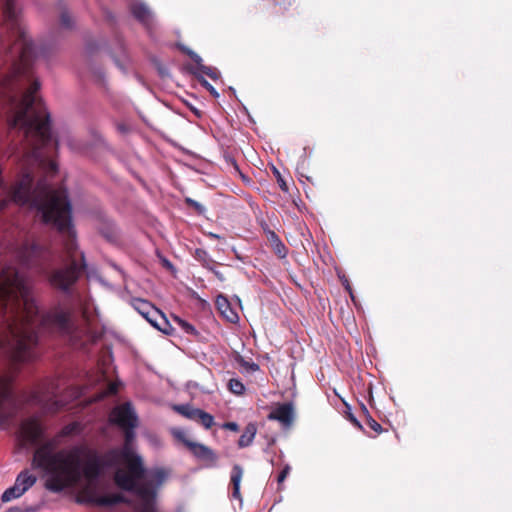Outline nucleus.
Returning a JSON list of instances; mask_svg holds the SVG:
<instances>
[{"label":"nucleus","mask_w":512,"mask_h":512,"mask_svg":"<svg viewBox=\"0 0 512 512\" xmlns=\"http://www.w3.org/2000/svg\"><path fill=\"white\" fill-rule=\"evenodd\" d=\"M39 83L34 82L31 89L9 120L10 128H18L24 133L26 146L22 156L23 171L9 190V199L0 201V211L9 201L18 205H29L41 213L45 224L53 225L59 232L66 234L64 250L67 261L79 260L76 256L77 243L72 225V206L65 189H53L45 178L33 187V168H40L46 176H54L58 166L51 155L58 148V141L51 133L50 114L36 96Z\"/></svg>","instance_id":"f257e3e1"},{"label":"nucleus","mask_w":512,"mask_h":512,"mask_svg":"<svg viewBox=\"0 0 512 512\" xmlns=\"http://www.w3.org/2000/svg\"><path fill=\"white\" fill-rule=\"evenodd\" d=\"M0 314L7 323V352L14 364L36 357L38 336L34 324L39 309L31 287L13 266L0 269Z\"/></svg>","instance_id":"f03ea898"},{"label":"nucleus","mask_w":512,"mask_h":512,"mask_svg":"<svg viewBox=\"0 0 512 512\" xmlns=\"http://www.w3.org/2000/svg\"><path fill=\"white\" fill-rule=\"evenodd\" d=\"M80 432V425L72 422L65 425L53 437L42 440L45 429L41 422L31 417L22 421L19 437L23 445L36 446L31 465L43 474L57 472L52 487L61 489L66 481L73 480L78 473L80 460L97 454L84 444L73 445L69 448L59 449L62 438L72 436Z\"/></svg>","instance_id":"7ed1b4c3"},{"label":"nucleus","mask_w":512,"mask_h":512,"mask_svg":"<svg viewBox=\"0 0 512 512\" xmlns=\"http://www.w3.org/2000/svg\"><path fill=\"white\" fill-rule=\"evenodd\" d=\"M105 467H118L121 462L126 464V470L117 468L114 482L123 491L135 494L140 504L134 506V512H155L158 489L165 482L167 473L162 468L151 470L147 477L141 456L132 447L113 448L100 457Z\"/></svg>","instance_id":"20e7f679"},{"label":"nucleus","mask_w":512,"mask_h":512,"mask_svg":"<svg viewBox=\"0 0 512 512\" xmlns=\"http://www.w3.org/2000/svg\"><path fill=\"white\" fill-rule=\"evenodd\" d=\"M103 472V464L98 454L80 460L78 473L73 480L66 481L64 487L55 489L52 487L53 481L58 478L57 472H49L44 474L47 476L45 480V488L54 493H60L67 488L77 485L82 478L86 480L85 484L79 490L76 496V502L79 504H89L101 507H109L117 504L131 505L132 501L122 494H111L100 496L98 494V478Z\"/></svg>","instance_id":"39448f33"},{"label":"nucleus","mask_w":512,"mask_h":512,"mask_svg":"<svg viewBox=\"0 0 512 512\" xmlns=\"http://www.w3.org/2000/svg\"><path fill=\"white\" fill-rule=\"evenodd\" d=\"M0 18L15 38L7 51L13 59L10 76L13 80L24 78L27 81H31L30 87L22 96L24 98L34 82L40 84L38 80L33 79L32 72L33 60L36 57L35 47L18 23L15 0H0Z\"/></svg>","instance_id":"423d86ee"},{"label":"nucleus","mask_w":512,"mask_h":512,"mask_svg":"<svg viewBox=\"0 0 512 512\" xmlns=\"http://www.w3.org/2000/svg\"><path fill=\"white\" fill-rule=\"evenodd\" d=\"M84 253H80V260L67 261V264L54 268L48 274L51 287L69 294L86 269Z\"/></svg>","instance_id":"0eeeda50"},{"label":"nucleus","mask_w":512,"mask_h":512,"mask_svg":"<svg viewBox=\"0 0 512 512\" xmlns=\"http://www.w3.org/2000/svg\"><path fill=\"white\" fill-rule=\"evenodd\" d=\"M72 313V307L68 303L58 302L41 316V326L50 332L69 335L74 328Z\"/></svg>","instance_id":"6e6552de"},{"label":"nucleus","mask_w":512,"mask_h":512,"mask_svg":"<svg viewBox=\"0 0 512 512\" xmlns=\"http://www.w3.org/2000/svg\"><path fill=\"white\" fill-rule=\"evenodd\" d=\"M132 306L138 311L153 327L161 332L170 335L172 327L166 319L165 315L157 309L152 303L142 298H134Z\"/></svg>","instance_id":"1a4fd4ad"},{"label":"nucleus","mask_w":512,"mask_h":512,"mask_svg":"<svg viewBox=\"0 0 512 512\" xmlns=\"http://www.w3.org/2000/svg\"><path fill=\"white\" fill-rule=\"evenodd\" d=\"M58 384L55 380H50L43 384L40 390L35 394L36 401L48 413H57L67 404L66 401L58 399Z\"/></svg>","instance_id":"9d476101"},{"label":"nucleus","mask_w":512,"mask_h":512,"mask_svg":"<svg viewBox=\"0 0 512 512\" xmlns=\"http://www.w3.org/2000/svg\"><path fill=\"white\" fill-rule=\"evenodd\" d=\"M109 420L121 429L136 428L138 424V417L129 402L114 407L110 413Z\"/></svg>","instance_id":"9b49d317"},{"label":"nucleus","mask_w":512,"mask_h":512,"mask_svg":"<svg viewBox=\"0 0 512 512\" xmlns=\"http://www.w3.org/2000/svg\"><path fill=\"white\" fill-rule=\"evenodd\" d=\"M183 444L189 449L193 456L200 462L204 463L206 467H215L218 462V455L210 447L193 442L189 439L182 438Z\"/></svg>","instance_id":"f8f14e48"},{"label":"nucleus","mask_w":512,"mask_h":512,"mask_svg":"<svg viewBox=\"0 0 512 512\" xmlns=\"http://www.w3.org/2000/svg\"><path fill=\"white\" fill-rule=\"evenodd\" d=\"M294 417V406L291 402L278 404L267 416L268 420L278 421L286 428L293 424Z\"/></svg>","instance_id":"ddd939ff"},{"label":"nucleus","mask_w":512,"mask_h":512,"mask_svg":"<svg viewBox=\"0 0 512 512\" xmlns=\"http://www.w3.org/2000/svg\"><path fill=\"white\" fill-rule=\"evenodd\" d=\"M12 376L0 374V415L4 413L5 405L12 402Z\"/></svg>","instance_id":"4468645a"},{"label":"nucleus","mask_w":512,"mask_h":512,"mask_svg":"<svg viewBox=\"0 0 512 512\" xmlns=\"http://www.w3.org/2000/svg\"><path fill=\"white\" fill-rule=\"evenodd\" d=\"M216 308L219 313L230 323H236L239 320L238 314L232 309L230 302L223 295L216 298Z\"/></svg>","instance_id":"2eb2a0df"},{"label":"nucleus","mask_w":512,"mask_h":512,"mask_svg":"<svg viewBox=\"0 0 512 512\" xmlns=\"http://www.w3.org/2000/svg\"><path fill=\"white\" fill-rule=\"evenodd\" d=\"M132 15L145 27L150 28L153 23L152 13L143 3H134L131 5Z\"/></svg>","instance_id":"dca6fc26"},{"label":"nucleus","mask_w":512,"mask_h":512,"mask_svg":"<svg viewBox=\"0 0 512 512\" xmlns=\"http://www.w3.org/2000/svg\"><path fill=\"white\" fill-rule=\"evenodd\" d=\"M243 474L244 470L239 464L233 465L230 473V484L232 486V497L238 500H242L240 484Z\"/></svg>","instance_id":"f3484780"},{"label":"nucleus","mask_w":512,"mask_h":512,"mask_svg":"<svg viewBox=\"0 0 512 512\" xmlns=\"http://www.w3.org/2000/svg\"><path fill=\"white\" fill-rule=\"evenodd\" d=\"M39 253V245L35 243L24 244L19 250V257L24 265L31 266L33 265V257L38 256Z\"/></svg>","instance_id":"a211bd4d"},{"label":"nucleus","mask_w":512,"mask_h":512,"mask_svg":"<svg viewBox=\"0 0 512 512\" xmlns=\"http://www.w3.org/2000/svg\"><path fill=\"white\" fill-rule=\"evenodd\" d=\"M267 240L273 252L281 259L285 258L288 253V249L279 236L272 230L267 233Z\"/></svg>","instance_id":"6ab92c4d"},{"label":"nucleus","mask_w":512,"mask_h":512,"mask_svg":"<svg viewBox=\"0 0 512 512\" xmlns=\"http://www.w3.org/2000/svg\"><path fill=\"white\" fill-rule=\"evenodd\" d=\"M188 55L191 58V60L197 65V68L199 71H201L203 74L207 75L213 80H216L220 77L219 71L210 66H205L202 64V58L193 51H188Z\"/></svg>","instance_id":"aec40b11"},{"label":"nucleus","mask_w":512,"mask_h":512,"mask_svg":"<svg viewBox=\"0 0 512 512\" xmlns=\"http://www.w3.org/2000/svg\"><path fill=\"white\" fill-rule=\"evenodd\" d=\"M257 433V427L254 423H249L246 427L242 435L238 440L239 448H245L252 444L255 435Z\"/></svg>","instance_id":"412c9836"},{"label":"nucleus","mask_w":512,"mask_h":512,"mask_svg":"<svg viewBox=\"0 0 512 512\" xmlns=\"http://www.w3.org/2000/svg\"><path fill=\"white\" fill-rule=\"evenodd\" d=\"M36 476L29 473L28 470L21 471L16 480L15 484L18 487H21V491H27L29 488H31L36 483Z\"/></svg>","instance_id":"4be33fe9"},{"label":"nucleus","mask_w":512,"mask_h":512,"mask_svg":"<svg viewBox=\"0 0 512 512\" xmlns=\"http://www.w3.org/2000/svg\"><path fill=\"white\" fill-rule=\"evenodd\" d=\"M174 410L183 417L193 421H196L198 414L201 411V409L194 408L189 404L175 405Z\"/></svg>","instance_id":"5701e85b"},{"label":"nucleus","mask_w":512,"mask_h":512,"mask_svg":"<svg viewBox=\"0 0 512 512\" xmlns=\"http://www.w3.org/2000/svg\"><path fill=\"white\" fill-rule=\"evenodd\" d=\"M361 410L365 416L366 424L376 433L380 434L383 429L381 424H379L369 413L367 407L364 404H361Z\"/></svg>","instance_id":"b1692460"},{"label":"nucleus","mask_w":512,"mask_h":512,"mask_svg":"<svg viewBox=\"0 0 512 512\" xmlns=\"http://www.w3.org/2000/svg\"><path fill=\"white\" fill-rule=\"evenodd\" d=\"M25 493V491H21V487H18L15 483L12 487L6 489L1 496L2 502H9L13 499L19 498Z\"/></svg>","instance_id":"393cba45"},{"label":"nucleus","mask_w":512,"mask_h":512,"mask_svg":"<svg viewBox=\"0 0 512 512\" xmlns=\"http://www.w3.org/2000/svg\"><path fill=\"white\" fill-rule=\"evenodd\" d=\"M196 422L201 424L205 429H210L214 425V417L210 413L201 409Z\"/></svg>","instance_id":"a878e982"},{"label":"nucleus","mask_w":512,"mask_h":512,"mask_svg":"<svg viewBox=\"0 0 512 512\" xmlns=\"http://www.w3.org/2000/svg\"><path fill=\"white\" fill-rule=\"evenodd\" d=\"M174 321L182 328L185 333L193 336L198 335L196 328L186 320H183L178 316H174Z\"/></svg>","instance_id":"bb28decb"},{"label":"nucleus","mask_w":512,"mask_h":512,"mask_svg":"<svg viewBox=\"0 0 512 512\" xmlns=\"http://www.w3.org/2000/svg\"><path fill=\"white\" fill-rule=\"evenodd\" d=\"M195 258L203 263V266L208 268L211 265H214L215 261L208 257V254L203 249H196Z\"/></svg>","instance_id":"cd10ccee"},{"label":"nucleus","mask_w":512,"mask_h":512,"mask_svg":"<svg viewBox=\"0 0 512 512\" xmlns=\"http://www.w3.org/2000/svg\"><path fill=\"white\" fill-rule=\"evenodd\" d=\"M228 388L232 393L236 395L243 394L245 390L244 384L238 379H230L228 383Z\"/></svg>","instance_id":"c85d7f7f"},{"label":"nucleus","mask_w":512,"mask_h":512,"mask_svg":"<svg viewBox=\"0 0 512 512\" xmlns=\"http://www.w3.org/2000/svg\"><path fill=\"white\" fill-rule=\"evenodd\" d=\"M237 362L240 364L242 368H244L248 372H256L259 370V365L255 362L246 361L243 357L239 356Z\"/></svg>","instance_id":"c756f323"},{"label":"nucleus","mask_w":512,"mask_h":512,"mask_svg":"<svg viewBox=\"0 0 512 512\" xmlns=\"http://www.w3.org/2000/svg\"><path fill=\"white\" fill-rule=\"evenodd\" d=\"M60 24L65 29H71L73 27V19L68 11L64 10L61 12Z\"/></svg>","instance_id":"7c9ffc66"},{"label":"nucleus","mask_w":512,"mask_h":512,"mask_svg":"<svg viewBox=\"0 0 512 512\" xmlns=\"http://www.w3.org/2000/svg\"><path fill=\"white\" fill-rule=\"evenodd\" d=\"M185 203L189 207L193 208L198 214H203L205 212L204 206L191 198H186Z\"/></svg>","instance_id":"2f4dec72"},{"label":"nucleus","mask_w":512,"mask_h":512,"mask_svg":"<svg viewBox=\"0 0 512 512\" xmlns=\"http://www.w3.org/2000/svg\"><path fill=\"white\" fill-rule=\"evenodd\" d=\"M134 429L135 428H123L125 437V444L123 447H131V443L135 437Z\"/></svg>","instance_id":"473e14b6"},{"label":"nucleus","mask_w":512,"mask_h":512,"mask_svg":"<svg viewBox=\"0 0 512 512\" xmlns=\"http://www.w3.org/2000/svg\"><path fill=\"white\" fill-rule=\"evenodd\" d=\"M199 82L206 90H208L211 93V95H213L214 97L219 96V93L216 91V89L205 78L201 77L199 79Z\"/></svg>","instance_id":"72a5a7b5"},{"label":"nucleus","mask_w":512,"mask_h":512,"mask_svg":"<svg viewBox=\"0 0 512 512\" xmlns=\"http://www.w3.org/2000/svg\"><path fill=\"white\" fill-rule=\"evenodd\" d=\"M290 466L285 465V467L282 469V471L279 473L277 481L279 484L283 483L288 474L290 473Z\"/></svg>","instance_id":"f704fd0d"},{"label":"nucleus","mask_w":512,"mask_h":512,"mask_svg":"<svg viewBox=\"0 0 512 512\" xmlns=\"http://www.w3.org/2000/svg\"><path fill=\"white\" fill-rule=\"evenodd\" d=\"M347 414V419L355 426L357 427L358 429L360 430H363V426L362 424L357 420V418L351 413V412H346Z\"/></svg>","instance_id":"c9c22d12"},{"label":"nucleus","mask_w":512,"mask_h":512,"mask_svg":"<svg viewBox=\"0 0 512 512\" xmlns=\"http://www.w3.org/2000/svg\"><path fill=\"white\" fill-rule=\"evenodd\" d=\"M222 428L225 429V430L233 431V432H238L239 431V425L236 422H225L222 425Z\"/></svg>","instance_id":"e433bc0d"},{"label":"nucleus","mask_w":512,"mask_h":512,"mask_svg":"<svg viewBox=\"0 0 512 512\" xmlns=\"http://www.w3.org/2000/svg\"><path fill=\"white\" fill-rule=\"evenodd\" d=\"M207 269H209L217 277V279H219L222 282L225 281L223 273L216 270L213 265L209 266Z\"/></svg>","instance_id":"4c0bfd02"},{"label":"nucleus","mask_w":512,"mask_h":512,"mask_svg":"<svg viewBox=\"0 0 512 512\" xmlns=\"http://www.w3.org/2000/svg\"><path fill=\"white\" fill-rule=\"evenodd\" d=\"M278 174V179H277V182L279 184V187L281 188L282 191H285L287 192L288 191V185L287 183L285 182V180L280 176L279 172H277Z\"/></svg>","instance_id":"58836bf2"},{"label":"nucleus","mask_w":512,"mask_h":512,"mask_svg":"<svg viewBox=\"0 0 512 512\" xmlns=\"http://www.w3.org/2000/svg\"><path fill=\"white\" fill-rule=\"evenodd\" d=\"M107 390H108L107 391L108 394H111V395L116 394L118 392V384L117 383H110L108 385V389Z\"/></svg>","instance_id":"ea45409f"},{"label":"nucleus","mask_w":512,"mask_h":512,"mask_svg":"<svg viewBox=\"0 0 512 512\" xmlns=\"http://www.w3.org/2000/svg\"><path fill=\"white\" fill-rule=\"evenodd\" d=\"M191 111L197 116V117H201V112L196 109V108H191Z\"/></svg>","instance_id":"a19ab883"},{"label":"nucleus","mask_w":512,"mask_h":512,"mask_svg":"<svg viewBox=\"0 0 512 512\" xmlns=\"http://www.w3.org/2000/svg\"><path fill=\"white\" fill-rule=\"evenodd\" d=\"M96 76H97V78H98L99 80H101V79H102V73H100V72H99Z\"/></svg>","instance_id":"79ce46f5"},{"label":"nucleus","mask_w":512,"mask_h":512,"mask_svg":"<svg viewBox=\"0 0 512 512\" xmlns=\"http://www.w3.org/2000/svg\"><path fill=\"white\" fill-rule=\"evenodd\" d=\"M116 65L120 68V69H124L122 65L119 64L118 61H116Z\"/></svg>","instance_id":"37998d69"},{"label":"nucleus","mask_w":512,"mask_h":512,"mask_svg":"<svg viewBox=\"0 0 512 512\" xmlns=\"http://www.w3.org/2000/svg\"><path fill=\"white\" fill-rule=\"evenodd\" d=\"M274 3H275L276 5H280V4H281V3H280V2H278L277 0H274Z\"/></svg>","instance_id":"c03bdc74"},{"label":"nucleus","mask_w":512,"mask_h":512,"mask_svg":"<svg viewBox=\"0 0 512 512\" xmlns=\"http://www.w3.org/2000/svg\"><path fill=\"white\" fill-rule=\"evenodd\" d=\"M2 184H3V182H2V180L0 179V187L2 186Z\"/></svg>","instance_id":"a18cd8bd"}]
</instances>
